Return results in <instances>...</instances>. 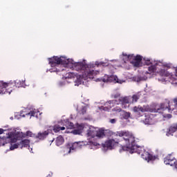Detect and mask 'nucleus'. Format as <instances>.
<instances>
[{
    "mask_svg": "<svg viewBox=\"0 0 177 177\" xmlns=\"http://www.w3.org/2000/svg\"><path fill=\"white\" fill-rule=\"evenodd\" d=\"M49 64L53 68L50 69L51 73H60L64 71V68H72L75 71L81 73L80 75L83 80H93L95 75L99 74V71L93 70L95 67H99L104 63L95 62L94 63L86 64L85 62H70V59L65 57H53L48 59Z\"/></svg>",
    "mask_w": 177,
    "mask_h": 177,
    "instance_id": "f257e3e1",
    "label": "nucleus"
},
{
    "mask_svg": "<svg viewBox=\"0 0 177 177\" xmlns=\"http://www.w3.org/2000/svg\"><path fill=\"white\" fill-rule=\"evenodd\" d=\"M118 135H119V136H123V139L125 140L126 143L125 146L122 147V149L120 150V152L129 151V150L132 151V153L135 151L137 154L141 156V158H143V160H145V161L148 162L156 160V156L147 151L144 147H138V145H136L135 137L129 133V132L122 131L119 132Z\"/></svg>",
    "mask_w": 177,
    "mask_h": 177,
    "instance_id": "f03ea898",
    "label": "nucleus"
},
{
    "mask_svg": "<svg viewBox=\"0 0 177 177\" xmlns=\"http://www.w3.org/2000/svg\"><path fill=\"white\" fill-rule=\"evenodd\" d=\"M15 136V133L9 132L6 137L0 138V145L5 146L7 143H17L19 140H21L24 138H26V134L23 133L18 132Z\"/></svg>",
    "mask_w": 177,
    "mask_h": 177,
    "instance_id": "7ed1b4c3",
    "label": "nucleus"
},
{
    "mask_svg": "<svg viewBox=\"0 0 177 177\" xmlns=\"http://www.w3.org/2000/svg\"><path fill=\"white\" fill-rule=\"evenodd\" d=\"M106 132H109L110 136H112V138H114V139L106 140L104 144H102V147L109 149V150L113 149V147H114L115 145H118L120 142V139L118 138H122L123 140H124L125 142V140L124 139V136H120V135H118L119 132H123V131H118L117 133H114L109 130H106ZM124 132H127V131H124Z\"/></svg>",
    "mask_w": 177,
    "mask_h": 177,
    "instance_id": "20e7f679",
    "label": "nucleus"
},
{
    "mask_svg": "<svg viewBox=\"0 0 177 177\" xmlns=\"http://www.w3.org/2000/svg\"><path fill=\"white\" fill-rule=\"evenodd\" d=\"M85 145L88 146H100V144L93 141H88L86 142V144H85L84 142H75L73 143L68 144L66 145V151H68V154H70L72 150L81 149L82 146H85Z\"/></svg>",
    "mask_w": 177,
    "mask_h": 177,
    "instance_id": "39448f33",
    "label": "nucleus"
},
{
    "mask_svg": "<svg viewBox=\"0 0 177 177\" xmlns=\"http://www.w3.org/2000/svg\"><path fill=\"white\" fill-rule=\"evenodd\" d=\"M133 111L136 113L138 117H142L143 115L142 113L151 112V109L149 105H144L143 106L139 105L133 108Z\"/></svg>",
    "mask_w": 177,
    "mask_h": 177,
    "instance_id": "423d86ee",
    "label": "nucleus"
},
{
    "mask_svg": "<svg viewBox=\"0 0 177 177\" xmlns=\"http://www.w3.org/2000/svg\"><path fill=\"white\" fill-rule=\"evenodd\" d=\"M129 103V99L128 97H119L118 100H113L106 102V106L109 104H128Z\"/></svg>",
    "mask_w": 177,
    "mask_h": 177,
    "instance_id": "0eeeda50",
    "label": "nucleus"
},
{
    "mask_svg": "<svg viewBox=\"0 0 177 177\" xmlns=\"http://www.w3.org/2000/svg\"><path fill=\"white\" fill-rule=\"evenodd\" d=\"M174 107L169 105V102L162 103L160 106V108L156 109V112L160 114H164V111H168L169 113H172Z\"/></svg>",
    "mask_w": 177,
    "mask_h": 177,
    "instance_id": "6e6552de",
    "label": "nucleus"
},
{
    "mask_svg": "<svg viewBox=\"0 0 177 177\" xmlns=\"http://www.w3.org/2000/svg\"><path fill=\"white\" fill-rule=\"evenodd\" d=\"M164 162L166 165H171V167H177V160L172 154H168L164 158Z\"/></svg>",
    "mask_w": 177,
    "mask_h": 177,
    "instance_id": "1a4fd4ad",
    "label": "nucleus"
},
{
    "mask_svg": "<svg viewBox=\"0 0 177 177\" xmlns=\"http://www.w3.org/2000/svg\"><path fill=\"white\" fill-rule=\"evenodd\" d=\"M103 82H118V77L114 75H106L102 79Z\"/></svg>",
    "mask_w": 177,
    "mask_h": 177,
    "instance_id": "9d476101",
    "label": "nucleus"
},
{
    "mask_svg": "<svg viewBox=\"0 0 177 177\" xmlns=\"http://www.w3.org/2000/svg\"><path fill=\"white\" fill-rule=\"evenodd\" d=\"M124 56H127L128 60H133L134 62H142V56L137 55L135 56L133 55H127L125 53L122 54Z\"/></svg>",
    "mask_w": 177,
    "mask_h": 177,
    "instance_id": "9b49d317",
    "label": "nucleus"
},
{
    "mask_svg": "<svg viewBox=\"0 0 177 177\" xmlns=\"http://www.w3.org/2000/svg\"><path fill=\"white\" fill-rule=\"evenodd\" d=\"M8 86V83L0 81V95L6 93V87Z\"/></svg>",
    "mask_w": 177,
    "mask_h": 177,
    "instance_id": "f8f14e48",
    "label": "nucleus"
},
{
    "mask_svg": "<svg viewBox=\"0 0 177 177\" xmlns=\"http://www.w3.org/2000/svg\"><path fill=\"white\" fill-rule=\"evenodd\" d=\"M48 135H49V131L47 130L42 133L41 132L38 133L36 138H37V139H39L40 140H44V139H45L46 136H48Z\"/></svg>",
    "mask_w": 177,
    "mask_h": 177,
    "instance_id": "ddd939ff",
    "label": "nucleus"
},
{
    "mask_svg": "<svg viewBox=\"0 0 177 177\" xmlns=\"http://www.w3.org/2000/svg\"><path fill=\"white\" fill-rule=\"evenodd\" d=\"M19 142L20 149H23V147H28V146H30V141L28 139L21 140Z\"/></svg>",
    "mask_w": 177,
    "mask_h": 177,
    "instance_id": "4468645a",
    "label": "nucleus"
},
{
    "mask_svg": "<svg viewBox=\"0 0 177 177\" xmlns=\"http://www.w3.org/2000/svg\"><path fill=\"white\" fill-rule=\"evenodd\" d=\"M111 107H114V104H109L108 105H106V102L104 104V106H102L100 107V109L103 111H109Z\"/></svg>",
    "mask_w": 177,
    "mask_h": 177,
    "instance_id": "2eb2a0df",
    "label": "nucleus"
},
{
    "mask_svg": "<svg viewBox=\"0 0 177 177\" xmlns=\"http://www.w3.org/2000/svg\"><path fill=\"white\" fill-rule=\"evenodd\" d=\"M15 86H17V88H24V86H26V80L15 81Z\"/></svg>",
    "mask_w": 177,
    "mask_h": 177,
    "instance_id": "dca6fc26",
    "label": "nucleus"
},
{
    "mask_svg": "<svg viewBox=\"0 0 177 177\" xmlns=\"http://www.w3.org/2000/svg\"><path fill=\"white\" fill-rule=\"evenodd\" d=\"M64 143V138L62 136H59L57 137L55 140V145L56 146H62Z\"/></svg>",
    "mask_w": 177,
    "mask_h": 177,
    "instance_id": "f3484780",
    "label": "nucleus"
},
{
    "mask_svg": "<svg viewBox=\"0 0 177 177\" xmlns=\"http://www.w3.org/2000/svg\"><path fill=\"white\" fill-rule=\"evenodd\" d=\"M177 131V124H172L169 128L167 132V135H172V133L176 132Z\"/></svg>",
    "mask_w": 177,
    "mask_h": 177,
    "instance_id": "a211bd4d",
    "label": "nucleus"
},
{
    "mask_svg": "<svg viewBox=\"0 0 177 177\" xmlns=\"http://www.w3.org/2000/svg\"><path fill=\"white\" fill-rule=\"evenodd\" d=\"M8 143H11L10 147V150H15V149H19V147H20V143L19 142V141H17V142H8Z\"/></svg>",
    "mask_w": 177,
    "mask_h": 177,
    "instance_id": "6ab92c4d",
    "label": "nucleus"
},
{
    "mask_svg": "<svg viewBox=\"0 0 177 177\" xmlns=\"http://www.w3.org/2000/svg\"><path fill=\"white\" fill-rule=\"evenodd\" d=\"M120 115L124 120H128V118L131 117V113L122 111L120 113Z\"/></svg>",
    "mask_w": 177,
    "mask_h": 177,
    "instance_id": "aec40b11",
    "label": "nucleus"
},
{
    "mask_svg": "<svg viewBox=\"0 0 177 177\" xmlns=\"http://www.w3.org/2000/svg\"><path fill=\"white\" fill-rule=\"evenodd\" d=\"M64 129H66V127H60L59 124H55L53 127V131L55 133L59 132V131H64Z\"/></svg>",
    "mask_w": 177,
    "mask_h": 177,
    "instance_id": "412c9836",
    "label": "nucleus"
},
{
    "mask_svg": "<svg viewBox=\"0 0 177 177\" xmlns=\"http://www.w3.org/2000/svg\"><path fill=\"white\" fill-rule=\"evenodd\" d=\"M95 136L97 138H103L104 136H105L104 130H103L102 129H100L99 131H96Z\"/></svg>",
    "mask_w": 177,
    "mask_h": 177,
    "instance_id": "4be33fe9",
    "label": "nucleus"
},
{
    "mask_svg": "<svg viewBox=\"0 0 177 177\" xmlns=\"http://www.w3.org/2000/svg\"><path fill=\"white\" fill-rule=\"evenodd\" d=\"M86 135L90 138H95L96 136V131L88 129L87 130Z\"/></svg>",
    "mask_w": 177,
    "mask_h": 177,
    "instance_id": "5701e85b",
    "label": "nucleus"
},
{
    "mask_svg": "<svg viewBox=\"0 0 177 177\" xmlns=\"http://www.w3.org/2000/svg\"><path fill=\"white\" fill-rule=\"evenodd\" d=\"M131 63L134 66V67L142 66V61H131Z\"/></svg>",
    "mask_w": 177,
    "mask_h": 177,
    "instance_id": "b1692460",
    "label": "nucleus"
},
{
    "mask_svg": "<svg viewBox=\"0 0 177 177\" xmlns=\"http://www.w3.org/2000/svg\"><path fill=\"white\" fill-rule=\"evenodd\" d=\"M140 98V95L138 94H135L132 96V102H136Z\"/></svg>",
    "mask_w": 177,
    "mask_h": 177,
    "instance_id": "393cba45",
    "label": "nucleus"
},
{
    "mask_svg": "<svg viewBox=\"0 0 177 177\" xmlns=\"http://www.w3.org/2000/svg\"><path fill=\"white\" fill-rule=\"evenodd\" d=\"M144 123L147 125H150L151 124V118L150 117H147L144 120Z\"/></svg>",
    "mask_w": 177,
    "mask_h": 177,
    "instance_id": "a878e982",
    "label": "nucleus"
},
{
    "mask_svg": "<svg viewBox=\"0 0 177 177\" xmlns=\"http://www.w3.org/2000/svg\"><path fill=\"white\" fill-rule=\"evenodd\" d=\"M149 73H154L156 70V65H152L148 68Z\"/></svg>",
    "mask_w": 177,
    "mask_h": 177,
    "instance_id": "bb28decb",
    "label": "nucleus"
},
{
    "mask_svg": "<svg viewBox=\"0 0 177 177\" xmlns=\"http://www.w3.org/2000/svg\"><path fill=\"white\" fill-rule=\"evenodd\" d=\"M112 111H115L116 113H122V109L120 106H116L112 109Z\"/></svg>",
    "mask_w": 177,
    "mask_h": 177,
    "instance_id": "cd10ccee",
    "label": "nucleus"
},
{
    "mask_svg": "<svg viewBox=\"0 0 177 177\" xmlns=\"http://www.w3.org/2000/svg\"><path fill=\"white\" fill-rule=\"evenodd\" d=\"M80 114H82V115H84V114H86V106H83L81 110H80Z\"/></svg>",
    "mask_w": 177,
    "mask_h": 177,
    "instance_id": "c85d7f7f",
    "label": "nucleus"
},
{
    "mask_svg": "<svg viewBox=\"0 0 177 177\" xmlns=\"http://www.w3.org/2000/svg\"><path fill=\"white\" fill-rule=\"evenodd\" d=\"M68 128L69 129H73V128H74V124L73 122H68Z\"/></svg>",
    "mask_w": 177,
    "mask_h": 177,
    "instance_id": "c756f323",
    "label": "nucleus"
},
{
    "mask_svg": "<svg viewBox=\"0 0 177 177\" xmlns=\"http://www.w3.org/2000/svg\"><path fill=\"white\" fill-rule=\"evenodd\" d=\"M160 73H161L162 75L168 76V73L167 71H165V70H161Z\"/></svg>",
    "mask_w": 177,
    "mask_h": 177,
    "instance_id": "7c9ffc66",
    "label": "nucleus"
},
{
    "mask_svg": "<svg viewBox=\"0 0 177 177\" xmlns=\"http://www.w3.org/2000/svg\"><path fill=\"white\" fill-rule=\"evenodd\" d=\"M28 115H30V117H35V112L34 111H30L28 113Z\"/></svg>",
    "mask_w": 177,
    "mask_h": 177,
    "instance_id": "2f4dec72",
    "label": "nucleus"
},
{
    "mask_svg": "<svg viewBox=\"0 0 177 177\" xmlns=\"http://www.w3.org/2000/svg\"><path fill=\"white\" fill-rule=\"evenodd\" d=\"M73 133H74V135H80L81 133V131H80L78 129H75L73 131Z\"/></svg>",
    "mask_w": 177,
    "mask_h": 177,
    "instance_id": "473e14b6",
    "label": "nucleus"
},
{
    "mask_svg": "<svg viewBox=\"0 0 177 177\" xmlns=\"http://www.w3.org/2000/svg\"><path fill=\"white\" fill-rule=\"evenodd\" d=\"M26 136H32V132L31 131H26V134H25V137Z\"/></svg>",
    "mask_w": 177,
    "mask_h": 177,
    "instance_id": "72a5a7b5",
    "label": "nucleus"
},
{
    "mask_svg": "<svg viewBox=\"0 0 177 177\" xmlns=\"http://www.w3.org/2000/svg\"><path fill=\"white\" fill-rule=\"evenodd\" d=\"M163 117L165 118H172V115H171V114H166V115H163Z\"/></svg>",
    "mask_w": 177,
    "mask_h": 177,
    "instance_id": "f704fd0d",
    "label": "nucleus"
},
{
    "mask_svg": "<svg viewBox=\"0 0 177 177\" xmlns=\"http://www.w3.org/2000/svg\"><path fill=\"white\" fill-rule=\"evenodd\" d=\"M109 122H110L111 124H115V122H117V120H115V119H111V120H109Z\"/></svg>",
    "mask_w": 177,
    "mask_h": 177,
    "instance_id": "c9c22d12",
    "label": "nucleus"
},
{
    "mask_svg": "<svg viewBox=\"0 0 177 177\" xmlns=\"http://www.w3.org/2000/svg\"><path fill=\"white\" fill-rule=\"evenodd\" d=\"M119 97H121L119 94H116L113 95V98L115 99V100H118Z\"/></svg>",
    "mask_w": 177,
    "mask_h": 177,
    "instance_id": "e433bc0d",
    "label": "nucleus"
},
{
    "mask_svg": "<svg viewBox=\"0 0 177 177\" xmlns=\"http://www.w3.org/2000/svg\"><path fill=\"white\" fill-rule=\"evenodd\" d=\"M173 102H174V104H175L176 106H177V97L174 98V99L173 100Z\"/></svg>",
    "mask_w": 177,
    "mask_h": 177,
    "instance_id": "4c0bfd02",
    "label": "nucleus"
},
{
    "mask_svg": "<svg viewBox=\"0 0 177 177\" xmlns=\"http://www.w3.org/2000/svg\"><path fill=\"white\" fill-rule=\"evenodd\" d=\"M5 130H3V129H0V135H2V133H3Z\"/></svg>",
    "mask_w": 177,
    "mask_h": 177,
    "instance_id": "58836bf2",
    "label": "nucleus"
},
{
    "mask_svg": "<svg viewBox=\"0 0 177 177\" xmlns=\"http://www.w3.org/2000/svg\"><path fill=\"white\" fill-rule=\"evenodd\" d=\"M47 177H52V175H51V174H48V175L47 176Z\"/></svg>",
    "mask_w": 177,
    "mask_h": 177,
    "instance_id": "ea45409f",
    "label": "nucleus"
},
{
    "mask_svg": "<svg viewBox=\"0 0 177 177\" xmlns=\"http://www.w3.org/2000/svg\"><path fill=\"white\" fill-rule=\"evenodd\" d=\"M52 142H55V138L53 139V140H51Z\"/></svg>",
    "mask_w": 177,
    "mask_h": 177,
    "instance_id": "a19ab883",
    "label": "nucleus"
}]
</instances>
